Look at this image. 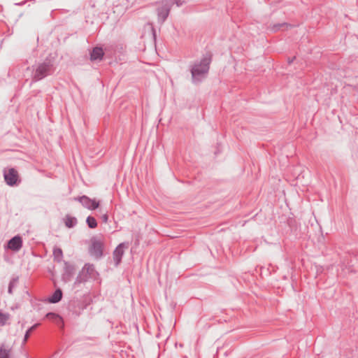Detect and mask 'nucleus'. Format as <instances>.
<instances>
[{"label": "nucleus", "mask_w": 358, "mask_h": 358, "mask_svg": "<svg viewBox=\"0 0 358 358\" xmlns=\"http://www.w3.org/2000/svg\"><path fill=\"white\" fill-rule=\"evenodd\" d=\"M96 274L94 265L85 264L77 276L75 284L86 282L89 278H94Z\"/></svg>", "instance_id": "obj_4"}, {"label": "nucleus", "mask_w": 358, "mask_h": 358, "mask_svg": "<svg viewBox=\"0 0 358 358\" xmlns=\"http://www.w3.org/2000/svg\"><path fill=\"white\" fill-rule=\"evenodd\" d=\"M147 25L152 29V31L153 32V35H155V29H154V28L152 27V24L148 23Z\"/></svg>", "instance_id": "obj_23"}, {"label": "nucleus", "mask_w": 358, "mask_h": 358, "mask_svg": "<svg viewBox=\"0 0 358 358\" xmlns=\"http://www.w3.org/2000/svg\"><path fill=\"white\" fill-rule=\"evenodd\" d=\"M4 179L6 183L10 186L16 184L17 180V172L15 169H10L8 171L4 172Z\"/></svg>", "instance_id": "obj_7"}, {"label": "nucleus", "mask_w": 358, "mask_h": 358, "mask_svg": "<svg viewBox=\"0 0 358 358\" xmlns=\"http://www.w3.org/2000/svg\"><path fill=\"white\" fill-rule=\"evenodd\" d=\"M75 199L80 201L85 208L90 210H94L99 206V203L98 201L94 199H91L87 196H82L80 197L76 198Z\"/></svg>", "instance_id": "obj_6"}, {"label": "nucleus", "mask_w": 358, "mask_h": 358, "mask_svg": "<svg viewBox=\"0 0 358 358\" xmlns=\"http://www.w3.org/2000/svg\"><path fill=\"white\" fill-rule=\"evenodd\" d=\"M210 57L206 56L199 62H196L191 69L192 82L195 84L201 82L207 76Z\"/></svg>", "instance_id": "obj_1"}, {"label": "nucleus", "mask_w": 358, "mask_h": 358, "mask_svg": "<svg viewBox=\"0 0 358 358\" xmlns=\"http://www.w3.org/2000/svg\"><path fill=\"white\" fill-rule=\"evenodd\" d=\"M103 222H108V215L106 214L103 215L102 216Z\"/></svg>", "instance_id": "obj_22"}, {"label": "nucleus", "mask_w": 358, "mask_h": 358, "mask_svg": "<svg viewBox=\"0 0 358 358\" xmlns=\"http://www.w3.org/2000/svg\"><path fill=\"white\" fill-rule=\"evenodd\" d=\"M77 224V220L76 217L67 215L65 218V225L68 228H72Z\"/></svg>", "instance_id": "obj_13"}, {"label": "nucleus", "mask_w": 358, "mask_h": 358, "mask_svg": "<svg viewBox=\"0 0 358 358\" xmlns=\"http://www.w3.org/2000/svg\"><path fill=\"white\" fill-rule=\"evenodd\" d=\"M18 283V277H15L11 279V280L9 282L8 288V292L9 294L13 293V289L17 286Z\"/></svg>", "instance_id": "obj_15"}, {"label": "nucleus", "mask_w": 358, "mask_h": 358, "mask_svg": "<svg viewBox=\"0 0 358 358\" xmlns=\"http://www.w3.org/2000/svg\"><path fill=\"white\" fill-rule=\"evenodd\" d=\"M62 297V292L60 289H57L53 293V294L49 298V302L52 303H58Z\"/></svg>", "instance_id": "obj_11"}, {"label": "nucleus", "mask_w": 358, "mask_h": 358, "mask_svg": "<svg viewBox=\"0 0 358 358\" xmlns=\"http://www.w3.org/2000/svg\"><path fill=\"white\" fill-rule=\"evenodd\" d=\"M294 59V58H293L292 60H289V63L292 62V61H293V59Z\"/></svg>", "instance_id": "obj_25"}, {"label": "nucleus", "mask_w": 358, "mask_h": 358, "mask_svg": "<svg viewBox=\"0 0 358 358\" xmlns=\"http://www.w3.org/2000/svg\"><path fill=\"white\" fill-rule=\"evenodd\" d=\"M173 3H176L178 6L182 5L183 1L181 0H172Z\"/></svg>", "instance_id": "obj_21"}, {"label": "nucleus", "mask_w": 358, "mask_h": 358, "mask_svg": "<svg viewBox=\"0 0 358 358\" xmlns=\"http://www.w3.org/2000/svg\"><path fill=\"white\" fill-rule=\"evenodd\" d=\"M0 358H9V350L3 348H0Z\"/></svg>", "instance_id": "obj_18"}, {"label": "nucleus", "mask_w": 358, "mask_h": 358, "mask_svg": "<svg viewBox=\"0 0 358 358\" xmlns=\"http://www.w3.org/2000/svg\"><path fill=\"white\" fill-rule=\"evenodd\" d=\"M54 259L58 262H61L63 259V252L59 248H55L53 250Z\"/></svg>", "instance_id": "obj_12"}, {"label": "nucleus", "mask_w": 358, "mask_h": 358, "mask_svg": "<svg viewBox=\"0 0 358 358\" xmlns=\"http://www.w3.org/2000/svg\"><path fill=\"white\" fill-rule=\"evenodd\" d=\"M30 334H31V331L30 330H27L25 333V335H24V343H25L27 339L29 338V336H30Z\"/></svg>", "instance_id": "obj_20"}, {"label": "nucleus", "mask_w": 358, "mask_h": 358, "mask_svg": "<svg viewBox=\"0 0 358 358\" xmlns=\"http://www.w3.org/2000/svg\"><path fill=\"white\" fill-rule=\"evenodd\" d=\"M172 5V0H161L157 8L158 23L162 24L165 22L169 15Z\"/></svg>", "instance_id": "obj_3"}, {"label": "nucleus", "mask_w": 358, "mask_h": 358, "mask_svg": "<svg viewBox=\"0 0 358 358\" xmlns=\"http://www.w3.org/2000/svg\"><path fill=\"white\" fill-rule=\"evenodd\" d=\"M22 246V238L15 236L8 242V248L14 251H19Z\"/></svg>", "instance_id": "obj_8"}, {"label": "nucleus", "mask_w": 358, "mask_h": 358, "mask_svg": "<svg viewBox=\"0 0 358 358\" xmlns=\"http://www.w3.org/2000/svg\"><path fill=\"white\" fill-rule=\"evenodd\" d=\"M8 319H9V314L3 313L1 311H0V324H1V326L5 325Z\"/></svg>", "instance_id": "obj_17"}, {"label": "nucleus", "mask_w": 358, "mask_h": 358, "mask_svg": "<svg viewBox=\"0 0 358 358\" xmlns=\"http://www.w3.org/2000/svg\"><path fill=\"white\" fill-rule=\"evenodd\" d=\"M86 222L88 227L91 229H94L97 226V222L94 217L88 216L86 220Z\"/></svg>", "instance_id": "obj_16"}, {"label": "nucleus", "mask_w": 358, "mask_h": 358, "mask_svg": "<svg viewBox=\"0 0 358 358\" xmlns=\"http://www.w3.org/2000/svg\"><path fill=\"white\" fill-rule=\"evenodd\" d=\"M125 246V243H120L113 252V259L115 262V265L117 266L121 262L122 255L124 254L123 248Z\"/></svg>", "instance_id": "obj_9"}, {"label": "nucleus", "mask_w": 358, "mask_h": 358, "mask_svg": "<svg viewBox=\"0 0 358 358\" xmlns=\"http://www.w3.org/2000/svg\"><path fill=\"white\" fill-rule=\"evenodd\" d=\"M90 252L92 256L96 258L101 257L103 254V243L100 240L93 238Z\"/></svg>", "instance_id": "obj_5"}, {"label": "nucleus", "mask_w": 358, "mask_h": 358, "mask_svg": "<svg viewBox=\"0 0 358 358\" xmlns=\"http://www.w3.org/2000/svg\"><path fill=\"white\" fill-rule=\"evenodd\" d=\"M284 26H287V24H286L285 23L275 24V25H273V27H272V30H273V31H277L278 30H279V29H280V27H284Z\"/></svg>", "instance_id": "obj_19"}, {"label": "nucleus", "mask_w": 358, "mask_h": 358, "mask_svg": "<svg viewBox=\"0 0 358 358\" xmlns=\"http://www.w3.org/2000/svg\"><path fill=\"white\" fill-rule=\"evenodd\" d=\"M37 326H38V324H34V325H33L32 327H31L29 329V330H30V331L31 332L34 329H36V327Z\"/></svg>", "instance_id": "obj_24"}, {"label": "nucleus", "mask_w": 358, "mask_h": 358, "mask_svg": "<svg viewBox=\"0 0 358 358\" xmlns=\"http://www.w3.org/2000/svg\"><path fill=\"white\" fill-rule=\"evenodd\" d=\"M48 319L50 320H53L55 321V322H57V324L59 323H62V317L57 313H48L46 314V316H45Z\"/></svg>", "instance_id": "obj_14"}, {"label": "nucleus", "mask_w": 358, "mask_h": 358, "mask_svg": "<svg viewBox=\"0 0 358 358\" xmlns=\"http://www.w3.org/2000/svg\"><path fill=\"white\" fill-rule=\"evenodd\" d=\"M103 56V51L101 48H94L90 53V59L92 61L101 60Z\"/></svg>", "instance_id": "obj_10"}, {"label": "nucleus", "mask_w": 358, "mask_h": 358, "mask_svg": "<svg viewBox=\"0 0 358 358\" xmlns=\"http://www.w3.org/2000/svg\"><path fill=\"white\" fill-rule=\"evenodd\" d=\"M54 71L53 64L50 60L45 61L38 64L34 69L33 80L38 81L42 80L47 76L51 74Z\"/></svg>", "instance_id": "obj_2"}]
</instances>
